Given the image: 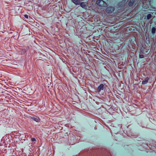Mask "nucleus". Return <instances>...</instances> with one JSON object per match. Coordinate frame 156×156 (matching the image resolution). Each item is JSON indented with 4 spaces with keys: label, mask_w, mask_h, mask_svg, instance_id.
<instances>
[{
    "label": "nucleus",
    "mask_w": 156,
    "mask_h": 156,
    "mask_svg": "<svg viewBox=\"0 0 156 156\" xmlns=\"http://www.w3.org/2000/svg\"><path fill=\"white\" fill-rule=\"evenodd\" d=\"M24 16L27 19H28V15L26 14L24 15Z\"/></svg>",
    "instance_id": "13"
},
{
    "label": "nucleus",
    "mask_w": 156,
    "mask_h": 156,
    "mask_svg": "<svg viewBox=\"0 0 156 156\" xmlns=\"http://www.w3.org/2000/svg\"><path fill=\"white\" fill-rule=\"evenodd\" d=\"M156 30V29L155 27H153L151 29V33L152 34H154L155 33Z\"/></svg>",
    "instance_id": "9"
},
{
    "label": "nucleus",
    "mask_w": 156,
    "mask_h": 156,
    "mask_svg": "<svg viewBox=\"0 0 156 156\" xmlns=\"http://www.w3.org/2000/svg\"><path fill=\"white\" fill-rule=\"evenodd\" d=\"M31 119H33V120L35 121V122H39L40 121V118L37 117L35 116H32L30 117Z\"/></svg>",
    "instance_id": "4"
},
{
    "label": "nucleus",
    "mask_w": 156,
    "mask_h": 156,
    "mask_svg": "<svg viewBox=\"0 0 156 156\" xmlns=\"http://www.w3.org/2000/svg\"><path fill=\"white\" fill-rule=\"evenodd\" d=\"M134 0H130V1L129 3V6H133L134 4Z\"/></svg>",
    "instance_id": "8"
},
{
    "label": "nucleus",
    "mask_w": 156,
    "mask_h": 156,
    "mask_svg": "<svg viewBox=\"0 0 156 156\" xmlns=\"http://www.w3.org/2000/svg\"><path fill=\"white\" fill-rule=\"evenodd\" d=\"M80 5L83 8H86L87 6V2H82L80 3Z\"/></svg>",
    "instance_id": "5"
},
{
    "label": "nucleus",
    "mask_w": 156,
    "mask_h": 156,
    "mask_svg": "<svg viewBox=\"0 0 156 156\" xmlns=\"http://www.w3.org/2000/svg\"><path fill=\"white\" fill-rule=\"evenodd\" d=\"M152 16V15L151 14H148L147 16V20H149L151 18Z\"/></svg>",
    "instance_id": "10"
},
{
    "label": "nucleus",
    "mask_w": 156,
    "mask_h": 156,
    "mask_svg": "<svg viewBox=\"0 0 156 156\" xmlns=\"http://www.w3.org/2000/svg\"><path fill=\"white\" fill-rule=\"evenodd\" d=\"M115 9L114 7L110 6L106 8V11L108 13H112L114 11Z\"/></svg>",
    "instance_id": "2"
},
{
    "label": "nucleus",
    "mask_w": 156,
    "mask_h": 156,
    "mask_svg": "<svg viewBox=\"0 0 156 156\" xmlns=\"http://www.w3.org/2000/svg\"><path fill=\"white\" fill-rule=\"evenodd\" d=\"M104 88V85L103 84H101L98 87L96 92H100L101 90H103Z\"/></svg>",
    "instance_id": "3"
},
{
    "label": "nucleus",
    "mask_w": 156,
    "mask_h": 156,
    "mask_svg": "<svg viewBox=\"0 0 156 156\" xmlns=\"http://www.w3.org/2000/svg\"><path fill=\"white\" fill-rule=\"evenodd\" d=\"M126 1V0H123L122 2H125Z\"/></svg>",
    "instance_id": "14"
},
{
    "label": "nucleus",
    "mask_w": 156,
    "mask_h": 156,
    "mask_svg": "<svg viewBox=\"0 0 156 156\" xmlns=\"http://www.w3.org/2000/svg\"><path fill=\"white\" fill-rule=\"evenodd\" d=\"M96 3L98 5L102 7H106L107 5V3L102 0H97Z\"/></svg>",
    "instance_id": "1"
},
{
    "label": "nucleus",
    "mask_w": 156,
    "mask_h": 156,
    "mask_svg": "<svg viewBox=\"0 0 156 156\" xmlns=\"http://www.w3.org/2000/svg\"><path fill=\"white\" fill-rule=\"evenodd\" d=\"M139 57L140 58H143L144 57V55H143L140 54L139 55Z\"/></svg>",
    "instance_id": "11"
},
{
    "label": "nucleus",
    "mask_w": 156,
    "mask_h": 156,
    "mask_svg": "<svg viewBox=\"0 0 156 156\" xmlns=\"http://www.w3.org/2000/svg\"><path fill=\"white\" fill-rule=\"evenodd\" d=\"M31 141H35L36 140L34 138H31Z\"/></svg>",
    "instance_id": "12"
},
{
    "label": "nucleus",
    "mask_w": 156,
    "mask_h": 156,
    "mask_svg": "<svg viewBox=\"0 0 156 156\" xmlns=\"http://www.w3.org/2000/svg\"><path fill=\"white\" fill-rule=\"evenodd\" d=\"M72 1L76 5H79L80 3V0H72Z\"/></svg>",
    "instance_id": "7"
},
{
    "label": "nucleus",
    "mask_w": 156,
    "mask_h": 156,
    "mask_svg": "<svg viewBox=\"0 0 156 156\" xmlns=\"http://www.w3.org/2000/svg\"><path fill=\"white\" fill-rule=\"evenodd\" d=\"M149 80V78L148 77H146V78L142 81V84H147Z\"/></svg>",
    "instance_id": "6"
}]
</instances>
